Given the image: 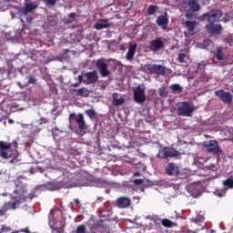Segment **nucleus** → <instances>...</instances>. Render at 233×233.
Returning a JSON list of instances; mask_svg holds the SVG:
<instances>
[{
	"instance_id": "nucleus-51",
	"label": "nucleus",
	"mask_w": 233,
	"mask_h": 233,
	"mask_svg": "<svg viewBox=\"0 0 233 233\" xmlns=\"http://www.w3.org/2000/svg\"><path fill=\"white\" fill-rule=\"evenodd\" d=\"M68 52H70L69 49H66V54H68Z\"/></svg>"
},
{
	"instance_id": "nucleus-1",
	"label": "nucleus",
	"mask_w": 233,
	"mask_h": 233,
	"mask_svg": "<svg viewBox=\"0 0 233 233\" xmlns=\"http://www.w3.org/2000/svg\"><path fill=\"white\" fill-rule=\"evenodd\" d=\"M223 17V11L219 8L211 9L209 12L204 13L198 17V21H208L205 25V29L208 34H213L215 35H219L223 31V25L219 23Z\"/></svg>"
},
{
	"instance_id": "nucleus-52",
	"label": "nucleus",
	"mask_w": 233,
	"mask_h": 233,
	"mask_svg": "<svg viewBox=\"0 0 233 233\" xmlns=\"http://www.w3.org/2000/svg\"><path fill=\"white\" fill-rule=\"evenodd\" d=\"M97 225H94L91 228H96Z\"/></svg>"
},
{
	"instance_id": "nucleus-22",
	"label": "nucleus",
	"mask_w": 233,
	"mask_h": 233,
	"mask_svg": "<svg viewBox=\"0 0 233 233\" xmlns=\"http://www.w3.org/2000/svg\"><path fill=\"white\" fill-rule=\"evenodd\" d=\"M125 103V99L119 96L117 93L113 94V105L114 106H121Z\"/></svg>"
},
{
	"instance_id": "nucleus-11",
	"label": "nucleus",
	"mask_w": 233,
	"mask_h": 233,
	"mask_svg": "<svg viewBox=\"0 0 233 233\" xmlns=\"http://www.w3.org/2000/svg\"><path fill=\"white\" fill-rule=\"evenodd\" d=\"M161 157L163 159H168L169 157H179V151L172 148V147H164L161 151Z\"/></svg>"
},
{
	"instance_id": "nucleus-43",
	"label": "nucleus",
	"mask_w": 233,
	"mask_h": 233,
	"mask_svg": "<svg viewBox=\"0 0 233 233\" xmlns=\"http://www.w3.org/2000/svg\"><path fill=\"white\" fill-rule=\"evenodd\" d=\"M71 154L72 156H79L80 153L77 149H72Z\"/></svg>"
},
{
	"instance_id": "nucleus-36",
	"label": "nucleus",
	"mask_w": 233,
	"mask_h": 233,
	"mask_svg": "<svg viewBox=\"0 0 233 233\" xmlns=\"http://www.w3.org/2000/svg\"><path fill=\"white\" fill-rule=\"evenodd\" d=\"M76 21V13H71L68 15L67 23H74Z\"/></svg>"
},
{
	"instance_id": "nucleus-46",
	"label": "nucleus",
	"mask_w": 233,
	"mask_h": 233,
	"mask_svg": "<svg viewBox=\"0 0 233 233\" xmlns=\"http://www.w3.org/2000/svg\"><path fill=\"white\" fill-rule=\"evenodd\" d=\"M77 79H78V83H83V76H78V77H77Z\"/></svg>"
},
{
	"instance_id": "nucleus-34",
	"label": "nucleus",
	"mask_w": 233,
	"mask_h": 233,
	"mask_svg": "<svg viewBox=\"0 0 233 233\" xmlns=\"http://www.w3.org/2000/svg\"><path fill=\"white\" fill-rule=\"evenodd\" d=\"M76 233H86V226L80 225L76 228Z\"/></svg>"
},
{
	"instance_id": "nucleus-49",
	"label": "nucleus",
	"mask_w": 233,
	"mask_h": 233,
	"mask_svg": "<svg viewBox=\"0 0 233 233\" xmlns=\"http://www.w3.org/2000/svg\"><path fill=\"white\" fill-rule=\"evenodd\" d=\"M97 201H99L101 203L103 201V198L102 197H98L97 198Z\"/></svg>"
},
{
	"instance_id": "nucleus-44",
	"label": "nucleus",
	"mask_w": 233,
	"mask_h": 233,
	"mask_svg": "<svg viewBox=\"0 0 233 233\" xmlns=\"http://www.w3.org/2000/svg\"><path fill=\"white\" fill-rule=\"evenodd\" d=\"M74 203L76 205V207H80L81 201H79V198H75Z\"/></svg>"
},
{
	"instance_id": "nucleus-50",
	"label": "nucleus",
	"mask_w": 233,
	"mask_h": 233,
	"mask_svg": "<svg viewBox=\"0 0 233 233\" xmlns=\"http://www.w3.org/2000/svg\"><path fill=\"white\" fill-rule=\"evenodd\" d=\"M187 233H196V231H193V230L187 229Z\"/></svg>"
},
{
	"instance_id": "nucleus-28",
	"label": "nucleus",
	"mask_w": 233,
	"mask_h": 233,
	"mask_svg": "<svg viewBox=\"0 0 233 233\" xmlns=\"http://www.w3.org/2000/svg\"><path fill=\"white\" fill-rule=\"evenodd\" d=\"M157 12V5H151L147 8V15H154Z\"/></svg>"
},
{
	"instance_id": "nucleus-31",
	"label": "nucleus",
	"mask_w": 233,
	"mask_h": 233,
	"mask_svg": "<svg viewBox=\"0 0 233 233\" xmlns=\"http://www.w3.org/2000/svg\"><path fill=\"white\" fill-rule=\"evenodd\" d=\"M170 88L173 92H183V87H181V86L178 84L171 85Z\"/></svg>"
},
{
	"instance_id": "nucleus-35",
	"label": "nucleus",
	"mask_w": 233,
	"mask_h": 233,
	"mask_svg": "<svg viewBox=\"0 0 233 233\" xmlns=\"http://www.w3.org/2000/svg\"><path fill=\"white\" fill-rule=\"evenodd\" d=\"M185 57H187V54L185 53H179L178 54V57H177V61L179 63H185Z\"/></svg>"
},
{
	"instance_id": "nucleus-10",
	"label": "nucleus",
	"mask_w": 233,
	"mask_h": 233,
	"mask_svg": "<svg viewBox=\"0 0 233 233\" xmlns=\"http://www.w3.org/2000/svg\"><path fill=\"white\" fill-rule=\"evenodd\" d=\"M134 101L138 104H143L144 101H147V96L145 95V88L141 86H137L134 90Z\"/></svg>"
},
{
	"instance_id": "nucleus-14",
	"label": "nucleus",
	"mask_w": 233,
	"mask_h": 233,
	"mask_svg": "<svg viewBox=\"0 0 233 233\" xmlns=\"http://www.w3.org/2000/svg\"><path fill=\"white\" fill-rule=\"evenodd\" d=\"M96 66L102 77H108V76H110V72L108 71V65L105 63V60H97Z\"/></svg>"
},
{
	"instance_id": "nucleus-53",
	"label": "nucleus",
	"mask_w": 233,
	"mask_h": 233,
	"mask_svg": "<svg viewBox=\"0 0 233 233\" xmlns=\"http://www.w3.org/2000/svg\"><path fill=\"white\" fill-rule=\"evenodd\" d=\"M231 232L233 233V228H231Z\"/></svg>"
},
{
	"instance_id": "nucleus-29",
	"label": "nucleus",
	"mask_w": 233,
	"mask_h": 233,
	"mask_svg": "<svg viewBox=\"0 0 233 233\" xmlns=\"http://www.w3.org/2000/svg\"><path fill=\"white\" fill-rule=\"evenodd\" d=\"M44 187L46 190H57V187H56V184L53 182H48L46 185H44Z\"/></svg>"
},
{
	"instance_id": "nucleus-38",
	"label": "nucleus",
	"mask_w": 233,
	"mask_h": 233,
	"mask_svg": "<svg viewBox=\"0 0 233 233\" xmlns=\"http://www.w3.org/2000/svg\"><path fill=\"white\" fill-rule=\"evenodd\" d=\"M186 19H194L196 17V14L194 13H187L185 15Z\"/></svg>"
},
{
	"instance_id": "nucleus-41",
	"label": "nucleus",
	"mask_w": 233,
	"mask_h": 233,
	"mask_svg": "<svg viewBox=\"0 0 233 233\" xmlns=\"http://www.w3.org/2000/svg\"><path fill=\"white\" fill-rule=\"evenodd\" d=\"M8 230H10V228L0 225V233L8 232Z\"/></svg>"
},
{
	"instance_id": "nucleus-33",
	"label": "nucleus",
	"mask_w": 233,
	"mask_h": 233,
	"mask_svg": "<svg viewBox=\"0 0 233 233\" xmlns=\"http://www.w3.org/2000/svg\"><path fill=\"white\" fill-rule=\"evenodd\" d=\"M158 94L161 97H167V96H168V90H167L166 87H160Z\"/></svg>"
},
{
	"instance_id": "nucleus-17",
	"label": "nucleus",
	"mask_w": 233,
	"mask_h": 233,
	"mask_svg": "<svg viewBox=\"0 0 233 233\" xmlns=\"http://www.w3.org/2000/svg\"><path fill=\"white\" fill-rule=\"evenodd\" d=\"M166 174L171 177L179 176V167L175 163H169L166 167Z\"/></svg>"
},
{
	"instance_id": "nucleus-5",
	"label": "nucleus",
	"mask_w": 233,
	"mask_h": 233,
	"mask_svg": "<svg viewBox=\"0 0 233 233\" xmlns=\"http://www.w3.org/2000/svg\"><path fill=\"white\" fill-rule=\"evenodd\" d=\"M177 116H183L184 117H192L194 107L190 106L188 102H180L177 104Z\"/></svg>"
},
{
	"instance_id": "nucleus-12",
	"label": "nucleus",
	"mask_w": 233,
	"mask_h": 233,
	"mask_svg": "<svg viewBox=\"0 0 233 233\" xmlns=\"http://www.w3.org/2000/svg\"><path fill=\"white\" fill-rule=\"evenodd\" d=\"M149 48L151 52H159L162 48H165V43L162 37H157L149 42Z\"/></svg>"
},
{
	"instance_id": "nucleus-21",
	"label": "nucleus",
	"mask_w": 233,
	"mask_h": 233,
	"mask_svg": "<svg viewBox=\"0 0 233 233\" xmlns=\"http://www.w3.org/2000/svg\"><path fill=\"white\" fill-rule=\"evenodd\" d=\"M96 30H103V28H110V24H108V19H100L99 23L94 25Z\"/></svg>"
},
{
	"instance_id": "nucleus-37",
	"label": "nucleus",
	"mask_w": 233,
	"mask_h": 233,
	"mask_svg": "<svg viewBox=\"0 0 233 233\" xmlns=\"http://www.w3.org/2000/svg\"><path fill=\"white\" fill-rule=\"evenodd\" d=\"M46 5H50L51 6H54L56 3L57 0H44Z\"/></svg>"
},
{
	"instance_id": "nucleus-2",
	"label": "nucleus",
	"mask_w": 233,
	"mask_h": 233,
	"mask_svg": "<svg viewBox=\"0 0 233 233\" xmlns=\"http://www.w3.org/2000/svg\"><path fill=\"white\" fill-rule=\"evenodd\" d=\"M14 194H16L15 197H11V199L0 208V218L2 216H6V212L8 210H15L19 208L21 203H25L28 197L25 196L26 194V190L25 188H17L14 191Z\"/></svg>"
},
{
	"instance_id": "nucleus-20",
	"label": "nucleus",
	"mask_w": 233,
	"mask_h": 233,
	"mask_svg": "<svg viewBox=\"0 0 233 233\" xmlns=\"http://www.w3.org/2000/svg\"><path fill=\"white\" fill-rule=\"evenodd\" d=\"M35 8H37V5H35V4H33L30 1H26L25 4V7L22 10V13L24 14V15H27L28 14H30V12H34Z\"/></svg>"
},
{
	"instance_id": "nucleus-7",
	"label": "nucleus",
	"mask_w": 233,
	"mask_h": 233,
	"mask_svg": "<svg viewBox=\"0 0 233 233\" xmlns=\"http://www.w3.org/2000/svg\"><path fill=\"white\" fill-rule=\"evenodd\" d=\"M215 96L219 99V101H221L225 105H232L233 96L232 93H230V91L218 89L215 91Z\"/></svg>"
},
{
	"instance_id": "nucleus-6",
	"label": "nucleus",
	"mask_w": 233,
	"mask_h": 233,
	"mask_svg": "<svg viewBox=\"0 0 233 233\" xmlns=\"http://www.w3.org/2000/svg\"><path fill=\"white\" fill-rule=\"evenodd\" d=\"M145 68L149 74H155L156 76H165L167 72V67H165V66L157 64L145 65Z\"/></svg>"
},
{
	"instance_id": "nucleus-47",
	"label": "nucleus",
	"mask_w": 233,
	"mask_h": 233,
	"mask_svg": "<svg viewBox=\"0 0 233 233\" xmlns=\"http://www.w3.org/2000/svg\"><path fill=\"white\" fill-rule=\"evenodd\" d=\"M139 176H141V174H139V172L134 173V177H139Z\"/></svg>"
},
{
	"instance_id": "nucleus-42",
	"label": "nucleus",
	"mask_w": 233,
	"mask_h": 233,
	"mask_svg": "<svg viewBox=\"0 0 233 233\" xmlns=\"http://www.w3.org/2000/svg\"><path fill=\"white\" fill-rule=\"evenodd\" d=\"M48 123V119L47 118H45V117H41L40 118V125H44V124H46Z\"/></svg>"
},
{
	"instance_id": "nucleus-48",
	"label": "nucleus",
	"mask_w": 233,
	"mask_h": 233,
	"mask_svg": "<svg viewBox=\"0 0 233 233\" xmlns=\"http://www.w3.org/2000/svg\"><path fill=\"white\" fill-rule=\"evenodd\" d=\"M79 85H81V83H75L74 85H73V86H76V87H77V86H79Z\"/></svg>"
},
{
	"instance_id": "nucleus-27",
	"label": "nucleus",
	"mask_w": 233,
	"mask_h": 233,
	"mask_svg": "<svg viewBox=\"0 0 233 233\" xmlns=\"http://www.w3.org/2000/svg\"><path fill=\"white\" fill-rule=\"evenodd\" d=\"M47 26H57V21L52 16H48L46 20Z\"/></svg>"
},
{
	"instance_id": "nucleus-4",
	"label": "nucleus",
	"mask_w": 233,
	"mask_h": 233,
	"mask_svg": "<svg viewBox=\"0 0 233 233\" xmlns=\"http://www.w3.org/2000/svg\"><path fill=\"white\" fill-rule=\"evenodd\" d=\"M203 147L208 154H213V156H219L220 154H223V150L219 147V143L216 140L204 142Z\"/></svg>"
},
{
	"instance_id": "nucleus-40",
	"label": "nucleus",
	"mask_w": 233,
	"mask_h": 233,
	"mask_svg": "<svg viewBox=\"0 0 233 233\" xmlns=\"http://www.w3.org/2000/svg\"><path fill=\"white\" fill-rule=\"evenodd\" d=\"M143 183H144V180L141 179V178H136V179L134 180V184H135V185H143Z\"/></svg>"
},
{
	"instance_id": "nucleus-32",
	"label": "nucleus",
	"mask_w": 233,
	"mask_h": 233,
	"mask_svg": "<svg viewBox=\"0 0 233 233\" xmlns=\"http://www.w3.org/2000/svg\"><path fill=\"white\" fill-rule=\"evenodd\" d=\"M86 114L90 117V119H94L96 118V116H97V113H96L94 109L86 110Z\"/></svg>"
},
{
	"instance_id": "nucleus-3",
	"label": "nucleus",
	"mask_w": 233,
	"mask_h": 233,
	"mask_svg": "<svg viewBox=\"0 0 233 233\" xmlns=\"http://www.w3.org/2000/svg\"><path fill=\"white\" fill-rule=\"evenodd\" d=\"M17 153V142L8 143L0 141V157L2 159H10L14 154Z\"/></svg>"
},
{
	"instance_id": "nucleus-26",
	"label": "nucleus",
	"mask_w": 233,
	"mask_h": 233,
	"mask_svg": "<svg viewBox=\"0 0 233 233\" xmlns=\"http://www.w3.org/2000/svg\"><path fill=\"white\" fill-rule=\"evenodd\" d=\"M223 186L225 187V188L227 190H228V188H233V178L229 177L226 180L223 181Z\"/></svg>"
},
{
	"instance_id": "nucleus-24",
	"label": "nucleus",
	"mask_w": 233,
	"mask_h": 233,
	"mask_svg": "<svg viewBox=\"0 0 233 233\" xmlns=\"http://www.w3.org/2000/svg\"><path fill=\"white\" fill-rule=\"evenodd\" d=\"M73 92H77L76 96H80V97H88L90 96V91L86 87H81L77 90L73 89Z\"/></svg>"
},
{
	"instance_id": "nucleus-16",
	"label": "nucleus",
	"mask_w": 233,
	"mask_h": 233,
	"mask_svg": "<svg viewBox=\"0 0 233 233\" xmlns=\"http://www.w3.org/2000/svg\"><path fill=\"white\" fill-rule=\"evenodd\" d=\"M132 205V199L128 197H120L116 201L117 208H128Z\"/></svg>"
},
{
	"instance_id": "nucleus-15",
	"label": "nucleus",
	"mask_w": 233,
	"mask_h": 233,
	"mask_svg": "<svg viewBox=\"0 0 233 233\" xmlns=\"http://www.w3.org/2000/svg\"><path fill=\"white\" fill-rule=\"evenodd\" d=\"M84 77H86L84 83H87V85H94L97 83V79H99V76H97V71L96 70L85 73Z\"/></svg>"
},
{
	"instance_id": "nucleus-23",
	"label": "nucleus",
	"mask_w": 233,
	"mask_h": 233,
	"mask_svg": "<svg viewBox=\"0 0 233 233\" xmlns=\"http://www.w3.org/2000/svg\"><path fill=\"white\" fill-rule=\"evenodd\" d=\"M155 223H161L163 225V227H166L167 228H170L174 227V225H176L168 218H163V219L157 218Z\"/></svg>"
},
{
	"instance_id": "nucleus-18",
	"label": "nucleus",
	"mask_w": 233,
	"mask_h": 233,
	"mask_svg": "<svg viewBox=\"0 0 233 233\" xmlns=\"http://www.w3.org/2000/svg\"><path fill=\"white\" fill-rule=\"evenodd\" d=\"M157 25L161 26L162 30L168 28V16H167V13H165V15H159L157 18Z\"/></svg>"
},
{
	"instance_id": "nucleus-9",
	"label": "nucleus",
	"mask_w": 233,
	"mask_h": 233,
	"mask_svg": "<svg viewBox=\"0 0 233 233\" xmlns=\"http://www.w3.org/2000/svg\"><path fill=\"white\" fill-rule=\"evenodd\" d=\"M183 26L187 28V31L184 33L186 37H192L194 34H196V26H198V23L196 21H185L182 22Z\"/></svg>"
},
{
	"instance_id": "nucleus-45",
	"label": "nucleus",
	"mask_w": 233,
	"mask_h": 233,
	"mask_svg": "<svg viewBox=\"0 0 233 233\" xmlns=\"http://www.w3.org/2000/svg\"><path fill=\"white\" fill-rule=\"evenodd\" d=\"M202 1V5H210V0H201Z\"/></svg>"
},
{
	"instance_id": "nucleus-13",
	"label": "nucleus",
	"mask_w": 233,
	"mask_h": 233,
	"mask_svg": "<svg viewBox=\"0 0 233 233\" xmlns=\"http://www.w3.org/2000/svg\"><path fill=\"white\" fill-rule=\"evenodd\" d=\"M69 119H75V121L78 125L79 130H87L88 129V126H86V123L85 122V116H83V114L79 113L78 117H77V116H76V115L74 113H72L69 115Z\"/></svg>"
},
{
	"instance_id": "nucleus-30",
	"label": "nucleus",
	"mask_w": 233,
	"mask_h": 233,
	"mask_svg": "<svg viewBox=\"0 0 233 233\" xmlns=\"http://www.w3.org/2000/svg\"><path fill=\"white\" fill-rule=\"evenodd\" d=\"M192 221V223H203V221H205V217H203V215H198L196 218H193L190 219Z\"/></svg>"
},
{
	"instance_id": "nucleus-8",
	"label": "nucleus",
	"mask_w": 233,
	"mask_h": 233,
	"mask_svg": "<svg viewBox=\"0 0 233 233\" xmlns=\"http://www.w3.org/2000/svg\"><path fill=\"white\" fill-rule=\"evenodd\" d=\"M181 6L186 12L191 10V12H199L201 10V5L198 0H183Z\"/></svg>"
},
{
	"instance_id": "nucleus-25",
	"label": "nucleus",
	"mask_w": 233,
	"mask_h": 233,
	"mask_svg": "<svg viewBox=\"0 0 233 233\" xmlns=\"http://www.w3.org/2000/svg\"><path fill=\"white\" fill-rule=\"evenodd\" d=\"M216 57L218 61H223L225 59V55L223 54V47H218Z\"/></svg>"
},
{
	"instance_id": "nucleus-39",
	"label": "nucleus",
	"mask_w": 233,
	"mask_h": 233,
	"mask_svg": "<svg viewBox=\"0 0 233 233\" xmlns=\"http://www.w3.org/2000/svg\"><path fill=\"white\" fill-rule=\"evenodd\" d=\"M34 83H35V77L34 76H28V84L34 85Z\"/></svg>"
},
{
	"instance_id": "nucleus-19",
	"label": "nucleus",
	"mask_w": 233,
	"mask_h": 233,
	"mask_svg": "<svg viewBox=\"0 0 233 233\" xmlns=\"http://www.w3.org/2000/svg\"><path fill=\"white\" fill-rule=\"evenodd\" d=\"M137 49V44H129L127 54L126 55V59L127 61H132L134 56H136V50Z\"/></svg>"
}]
</instances>
